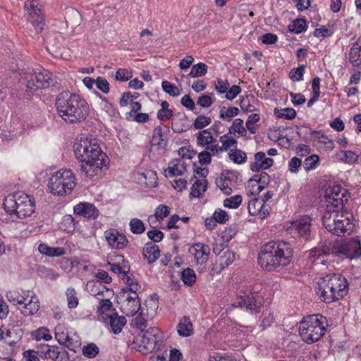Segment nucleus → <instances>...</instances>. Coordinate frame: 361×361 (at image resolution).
I'll list each match as a JSON object with an SVG mask.
<instances>
[{"mask_svg":"<svg viewBox=\"0 0 361 361\" xmlns=\"http://www.w3.org/2000/svg\"><path fill=\"white\" fill-rule=\"evenodd\" d=\"M314 133L313 135V140L317 141L319 143H322L324 145V147L327 149H333L334 147V142L329 139L327 136H326L324 133H322L321 132H312Z\"/></svg>","mask_w":361,"mask_h":361,"instance_id":"obj_49","label":"nucleus"},{"mask_svg":"<svg viewBox=\"0 0 361 361\" xmlns=\"http://www.w3.org/2000/svg\"><path fill=\"white\" fill-rule=\"evenodd\" d=\"M161 107L157 112V118L162 121L169 120L173 115V110L169 109V104L164 101L161 103Z\"/></svg>","mask_w":361,"mask_h":361,"instance_id":"obj_45","label":"nucleus"},{"mask_svg":"<svg viewBox=\"0 0 361 361\" xmlns=\"http://www.w3.org/2000/svg\"><path fill=\"white\" fill-rule=\"evenodd\" d=\"M130 231L134 234H142L145 231V227L142 221L139 219H132L129 223Z\"/></svg>","mask_w":361,"mask_h":361,"instance_id":"obj_53","label":"nucleus"},{"mask_svg":"<svg viewBox=\"0 0 361 361\" xmlns=\"http://www.w3.org/2000/svg\"><path fill=\"white\" fill-rule=\"evenodd\" d=\"M274 114L278 118H282L288 120L293 119L296 116V111L292 108H285L282 109L275 108Z\"/></svg>","mask_w":361,"mask_h":361,"instance_id":"obj_51","label":"nucleus"},{"mask_svg":"<svg viewBox=\"0 0 361 361\" xmlns=\"http://www.w3.org/2000/svg\"><path fill=\"white\" fill-rule=\"evenodd\" d=\"M126 290L121 295L124 298V301L121 305V310L126 316H134L141 308L140 300L137 295H126Z\"/></svg>","mask_w":361,"mask_h":361,"instance_id":"obj_17","label":"nucleus"},{"mask_svg":"<svg viewBox=\"0 0 361 361\" xmlns=\"http://www.w3.org/2000/svg\"><path fill=\"white\" fill-rule=\"evenodd\" d=\"M325 197L333 208L343 206L348 200V195L345 189L340 185H334L326 190Z\"/></svg>","mask_w":361,"mask_h":361,"instance_id":"obj_14","label":"nucleus"},{"mask_svg":"<svg viewBox=\"0 0 361 361\" xmlns=\"http://www.w3.org/2000/svg\"><path fill=\"white\" fill-rule=\"evenodd\" d=\"M76 185V178L71 170H59L49 178V189L54 195L65 196L72 192Z\"/></svg>","mask_w":361,"mask_h":361,"instance_id":"obj_5","label":"nucleus"},{"mask_svg":"<svg viewBox=\"0 0 361 361\" xmlns=\"http://www.w3.org/2000/svg\"><path fill=\"white\" fill-rule=\"evenodd\" d=\"M187 169V164L182 159H173L169 162L168 168L164 171L166 177H173L176 176H182L185 173Z\"/></svg>","mask_w":361,"mask_h":361,"instance_id":"obj_20","label":"nucleus"},{"mask_svg":"<svg viewBox=\"0 0 361 361\" xmlns=\"http://www.w3.org/2000/svg\"><path fill=\"white\" fill-rule=\"evenodd\" d=\"M196 136L197 145L204 147L207 150L210 151L209 147L216 144V140L209 130H201L197 133Z\"/></svg>","mask_w":361,"mask_h":361,"instance_id":"obj_24","label":"nucleus"},{"mask_svg":"<svg viewBox=\"0 0 361 361\" xmlns=\"http://www.w3.org/2000/svg\"><path fill=\"white\" fill-rule=\"evenodd\" d=\"M326 326V321L324 322L318 317H302L299 327L300 335L305 343H315L324 334Z\"/></svg>","mask_w":361,"mask_h":361,"instance_id":"obj_7","label":"nucleus"},{"mask_svg":"<svg viewBox=\"0 0 361 361\" xmlns=\"http://www.w3.org/2000/svg\"><path fill=\"white\" fill-rule=\"evenodd\" d=\"M105 238L109 245L114 249H123L128 243L126 236L117 231L109 229L104 233Z\"/></svg>","mask_w":361,"mask_h":361,"instance_id":"obj_18","label":"nucleus"},{"mask_svg":"<svg viewBox=\"0 0 361 361\" xmlns=\"http://www.w3.org/2000/svg\"><path fill=\"white\" fill-rule=\"evenodd\" d=\"M104 324L109 326L110 331L115 334L121 331L127 321L126 317H102Z\"/></svg>","mask_w":361,"mask_h":361,"instance_id":"obj_28","label":"nucleus"},{"mask_svg":"<svg viewBox=\"0 0 361 361\" xmlns=\"http://www.w3.org/2000/svg\"><path fill=\"white\" fill-rule=\"evenodd\" d=\"M271 166V159L267 158L265 153L262 152H257L255 154V162L250 165V169L257 172L262 169H267Z\"/></svg>","mask_w":361,"mask_h":361,"instance_id":"obj_23","label":"nucleus"},{"mask_svg":"<svg viewBox=\"0 0 361 361\" xmlns=\"http://www.w3.org/2000/svg\"><path fill=\"white\" fill-rule=\"evenodd\" d=\"M25 17L33 27L37 34L41 32L44 26V16L37 0H27L24 4Z\"/></svg>","mask_w":361,"mask_h":361,"instance_id":"obj_8","label":"nucleus"},{"mask_svg":"<svg viewBox=\"0 0 361 361\" xmlns=\"http://www.w3.org/2000/svg\"><path fill=\"white\" fill-rule=\"evenodd\" d=\"M216 185L225 195H230L232 192L231 182L229 179L220 178L216 180Z\"/></svg>","mask_w":361,"mask_h":361,"instance_id":"obj_61","label":"nucleus"},{"mask_svg":"<svg viewBox=\"0 0 361 361\" xmlns=\"http://www.w3.org/2000/svg\"><path fill=\"white\" fill-rule=\"evenodd\" d=\"M138 175L142 177L138 179L146 185L153 186L156 183L157 174L154 171H147L146 173H140Z\"/></svg>","mask_w":361,"mask_h":361,"instance_id":"obj_54","label":"nucleus"},{"mask_svg":"<svg viewBox=\"0 0 361 361\" xmlns=\"http://www.w3.org/2000/svg\"><path fill=\"white\" fill-rule=\"evenodd\" d=\"M99 352V348L94 343H89L82 348V354L89 358L95 357Z\"/></svg>","mask_w":361,"mask_h":361,"instance_id":"obj_60","label":"nucleus"},{"mask_svg":"<svg viewBox=\"0 0 361 361\" xmlns=\"http://www.w3.org/2000/svg\"><path fill=\"white\" fill-rule=\"evenodd\" d=\"M126 285V289H125L127 293V290L128 291L132 292L133 295H137V293L140 290L141 286L138 283L137 281L133 277H130L126 274L125 277L122 278ZM124 291V289H123Z\"/></svg>","mask_w":361,"mask_h":361,"instance_id":"obj_42","label":"nucleus"},{"mask_svg":"<svg viewBox=\"0 0 361 361\" xmlns=\"http://www.w3.org/2000/svg\"><path fill=\"white\" fill-rule=\"evenodd\" d=\"M312 221V219L310 216H302L292 221L289 229L291 233H295L298 237L307 240L310 238Z\"/></svg>","mask_w":361,"mask_h":361,"instance_id":"obj_13","label":"nucleus"},{"mask_svg":"<svg viewBox=\"0 0 361 361\" xmlns=\"http://www.w3.org/2000/svg\"><path fill=\"white\" fill-rule=\"evenodd\" d=\"M38 250L41 254L49 257H59L65 254L63 247H52L44 243L39 245Z\"/></svg>","mask_w":361,"mask_h":361,"instance_id":"obj_38","label":"nucleus"},{"mask_svg":"<svg viewBox=\"0 0 361 361\" xmlns=\"http://www.w3.org/2000/svg\"><path fill=\"white\" fill-rule=\"evenodd\" d=\"M68 307L71 309L75 308L79 304V299L76 290L73 287H68L65 293Z\"/></svg>","mask_w":361,"mask_h":361,"instance_id":"obj_44","label":"nucleus"},{"mask_svg":"<svg viewBox=\"0 0 361 361\" xmlns=\"http://www.w3.org/2000/svg\"><path fill=\"white\" fill-rule=\"evenodd\" d=\"M348 292V281L341 274H327L317 282V294L326 303L342 299Z\"/></svg>","mask_w":361,"mask_h":361,"instance_id":"obj_3","label":"nucleus"},{"mask_svg":"<svg viewBox=\"0 0 361 361\" xmlns=\"http://www.w3.org/2000/svg\"><path fill=\"white\" fill-rule=\"evenodd\" d=\"M349 61L353 66H358L361 64V47L356 44L350 49Z\"/></svg>","mask_w":361,"mask_h":361,"instance_id":"obj_48","label":"nucleus"},{"mask_svg":"<svg viewBox=\"0 0 361 361\" xmlns=\"http://www.w3.org/2000/svg\"><path fill=\"white\" fill-rule=\"evenodd\" d=\"M47 350V359H51L54 361H69L68 352L59 346L50 345Z\"/></svg>","mask_w":361,"mask_h":361,"instance_id":"obj_29","label":"nucleus"},{"mask_svg":"<svg viewBox=\"0 0 361 361\" xmlns=\"http://www.w3.org/2000/svg\"><path fill=\"white\" fill-rule=\"evenodd\" d=\"M228 157L231 161L238 164H242L247 160L246 153L237 148L231 149Z\"/></svg>","mask_w":361,"mask_h":361,"instance_id":"obj_46","label":"nucleus"},{"mask_svg":"<svg viewBox=\"0 0 361 361\" xmlns=\"http://www.w3.org/2000/svg\"><path fill=\"white\" fill-rule=\"evenodd\" d=\"M74 154L86 178L100 176L107 168L109 158L95 140L81 138L74 145Z\"/></svg>","mask_w":361,"mask_h":361,"instance_id":"obj_1","label":"nucleus"},{"mask_svg":"<svg viewBox=\"0 0 361 361\" xmlns=\"http://www.w3.org/2000/svg\"><path fill=\"white\" fill-rule=\"evenodd\" d=\"M6 212L15 214L19 219L30 216L35 212V200L23 192H17L7 195L4 200Z\"/></svg>","mask_w":361,"mask_h":361,"instance_id":"obj_4","label":"nucleus"},{"mask_svg":"<svg viewBox=\"0 0 361 361\" xmlns=\"http://www.w3.org/2000/svg\"><path fill=\"white\" fill-rule=\"evenodd\" d=\"M219 141L221 142V146H219L216 143L215 145L211 146L210 151L215 154L219 152L227 151L231 147H236L237 141L234 138L228 137V135H224L220 137Z\"/></svg>","mask_w":361,"mask_h":361,"instance_id":"obj_25","label":"nucleus"},{"mask_svg":"<svg viewBox=\"0 0 361 361\" xmlns=\"http://www.w3.org/2000/svg\"><path fill=\"white\" fill-rule=\"evenodd\" d=\"M23 305L22 313L25 316H32L37 314L39 310V302L34 294L32 295H30L25 304Z\"/></svg>","mask_w":361,"mask_h":361,"instance_id":"obj_30","label":"nucleus"},{"mask_svg":"<svg viewBox=\"0 0 361 361\" xmlns=\"http://www.w3.org/2000/svg\"><path fill=\"white\" fill-rule=\"evenodd\" d=\"M331 243V239L325 240L324 242L321 243L320 245L311 250L310 252L309 257L313 260L316 259H319L320 257L323 255H332L333 253L330 252H327V248L329 247V243Z\"/></svg>","mask_w":361,"mask_h":361,"instance_id":"obj_36","label":"nucleus"},{"mask_svg":"<svg viewBox=\"0 0 361 361\" xmlns=\"http://www.w3.org/2000/svg\"><path fill=\"white\" fill-rule=\"evenodd\" d=\"M24 80L27 89L31 92L46 89L53 83L51 73L44 68L34 73H25Z\"/></svg>","mask_w":361,"mask_h":361,"instance_id":"obj_9","label":"nucleus"},{"mask_svg":"<svg viewBox=\"0 0 361 361\" xmlns=\"http://www.w3.org/2000/svg\"><path fill=\"white\" fill-rule=\"evenodd\" d=\"M211 122L212 119L209 117L200 115L195 118L193 123V126L195 129H202L209 126Z\"/></svg>","mask_w":361,"mask_h":361,"instance_id":"obj_63","label":"nucleus"},{"mask_svg":"<svg viewBox=\"0 0 361 361\" xmlns=\"http://www.w3.org/2000/svg\"><path fill=\"white\" fill-rule=\"evenodd\" d=\"M355 227L352 221V214L345 212L343 218L340 219V223L336 226V231H333V234L336 235H350Z\"/></svg>","mask_w":361,"mask_h":361,"instance_id":"obj_19","label":"nucleus"},{"mask_svg":"<svg viewBox=\"0 0 361 361\" xmlns=\"http://www.w3.org/2000/svg\"><path fill=\"white\" fill-rule=\"evenodd\" d=\"M215 102V97L213 93L202 94L197 100V105L202 107H209Z\"/></svg>","mask_w":361,"mask_h":361,"instance_id":"obj_59","label":"nucleus"},{"mask_svg":"<svg viewBox=\"0 0 361 361\" xmlns=\"http://www.w3.org/2000/svg\"><path fill=\"white\" fill-rule=\"evenodd\" d=\"M207 181L205 179L197 180L191 187L190 195L193 197H200L206 191Z\"/></svg>","mask_w":361,"mask_h":361,"instance_id":"obj_40","label":"nucleus"},{"mask_svg":"<svg viewBox=\"0 0 361 361\" xmlns=\"http://www.w3.org/2000/svg\"><path fill=\"white\" fill-rule=\"evenodd\" d=\"M239 113V109L235 106L225 107L223 106L220 109L219 117L226 121H231L232 118L237 116Z\"/></svg>","mask_w":361,"mask_h":361,"instance_id":"obj_47","label":"nucleus"},{"mask_svg":"<svg viewBox=\"0 0 361 361\" xmlns=\"http://www.w3.org/2000/svg\"><path fill=\"white\" fill-rule=\"evenodd\" d=\"M169 213L170 208L168 206L160 204L155 209L154 216L158 221H160L166 217Z\"/></svg>","mask_w":361,"mask_h":361,"instance_id":"obj_64","label":"nucleus"},{"mask_svg":"<svg viewBox=\"0 0 361 361\" xmlns=\"http://www.w3.org/2000/svg\"><path fill=\"white\" fill-rule=\"evenodd\" d=\"M86 288L92 295L97 296V298H103L104 292L106 293L109 292H112L109 289L106 288L104 285H102L101 281H89L87 283Z\"/></svg>","mask_w":361,"mask_h":361,"instance_id":"obj_34","label":"nucleus"},{"mask_svg":"<svg viewBox=\"0 0 361 361\" xmlns=\"http://www.w3.org/2000/svg\"><path fill=\"white\" fill-rule=\"evenodd\" d=\"M235 259V254L229 250H226L219 257L216 262L219 263L220 270H223L231 265Z\"/></svg>","mask_w":361,"mask_h":361,"instance_id":"obj_39","label":"nucleus"},{"mask_svg":"<svg viewBox=\"0 0 361 361\" xmlns=\"http://www.w3.org/2000/svg\"><path fill=\"white\" fill-rule=\"evenodd\" d=\"M319 161V157L317 154L311 155L307 157L303 163V166L305 171L314 169Z\"/></svg>","mask_w":361,"mask_h":361,"instance_id":"obj_62","label":"nucleus"},{"mask_svg":"<svg viewBox=\"0 0 361 361\" xmlns=\"http://www.w3.org/2000/svg\"><path fill=\"white\" fill-rule=\"evenodd\" d=\"M270 182V176L268 173L262 172L257 180L252 183V190L250 191L252 194H258L262 190L264 189L266 185H268Z\"/></svg>","mask_w":361,"mask_h":361,"instance_id":"obj_37","label":"nucleus"},{"mask_svg":"<svg viewBox=\"0 0 361 361\" xmlns=\"http://www.w3.org/2000/svg\"><path fill=\"white\" fill-rule=\"evenodd\" d=\"M238 301L235 302L233 306L240 308H245L250 310V314H257L259 312L260 301L253 295L251 291H245L243 295H240Z\"/></svg>","mask_w":361,"mask_h":361,"instance_id":"obj_16","label":"nucleus"},{"mask_svg":"<svg viewBox=\"0 0 361 361\" xmlns=\"http://www.w3.org/2000/svg\"><path fill=\"white\" fill-rule=\"evenodd\" d=\"M194 249L195 250L194 256L196 263L201 265L205 264L210 253L209 246L202 243H196Z\"/></svg>","mask_w":361,"mask_h":361,"instance_id":"obj_26","label":"nucleus"},{"mask_svg":"<svg viewBox=\"0 0 361 361\" xmlns=\"http://www.w3.org/2000/svg\"><path fill=\"white\" fill-rule=\"evenodd\" d=\"M230 134L238 133V136L245 137L247 135V130L243 126V120L241 118H235L229 128Z\"/></svg>","mask_w":361,"mask_h":361,"instance_id":"obj_43","label":"nucleus"},{"mask_svg":"<svg viewBox=\"0 0 361 361\" xmlns=\"http://www.w3.org/2000/svg\"><path fill=\"white\" fill-rule=\"evenodd\" d=\"M271 199L270 191H267L262 200L253 198L248 202L247 210L250 215H259L261 219H264L269 215V206L267 202Z\"/></svg>","mask_w":361,"mask_h":361,"instance_id":"obj_12","label":"nucleus"},{"mask_svg":"<svg viewBox=\"0 0 361 361\" xmlns=\"http://www.w3.org/2000/svg\"><path fill=\"white\" fill-rule=\"evenodd\" d=\"M142 255L149 264L154 262L160 255L158 245L153 243H147L143 247Z\"/></svg>","mask_w":361,"mask_h":361,"instance_id":"obj_27","label":"nucleus"},{"mask_svg":"<svg viewBox=\"0 0 361 361\" xmlns=\"http://www.w3.org/2000/svg\"><path fill=\"white\" fill-rule=\"evenodd\" d=\"M75 214L85 217L95 219L99 214L97 208L92 204L81 202L74 207Z\"/></svg>","mask_w":361,"mask_h":361,"instance_id":"obj_21","label":"nucleus"},{"mask_svg":"<svg viewBox=\"0 0 361 361\" xmlns=\"http://www.w3.org/2000/svg\"><path fill=\"white\" fill-rule=\"evenodd\" d=\"M327 246V252L333 253L334 257L353 259L361 255V244L356 239L343 240L334 238Z\"/></svg>","mask_w":361,"mask_h":361,"instance_id":"obj_6","label":"nucleus"},{"mask_svg":"<svg viewBox=\"0 0 361 361\" xmlns=\"http://www.w3.org/2000/svg\"><path fill=\"white\" fill-rule=\"evenodd\" d=\"M306 21L303 19L298 18L292 22L289 25L290 32L299 34L305 30Z\"/></svg>","mask_w":361,"mask_h":361,"instance_id":"obj_55","label":"nucleus"},{"mask_svg":"<svg viewBox=\"0 0 361 361\" xmlns=\"http://www.w3.org/2000/svg\"><path fill=\"white\" fill-rule=\"evenodd\" d=\"M242 200L241 195H235L231 196L224 200V206L230 209H236L241 204Z\"/></svg>","mask_w":361,"mask_h":361,"instance_id":"obj_57","label":"nucleus"},{"mask_svg":"<svg viewBox=\"0 0 361 361\" xmlns=\"http://www.w3.org/2000/svg\"><path fill=\"white\" fill-rule=\"evenodd\" d=\"M177 331L178 335L182 337H188L193 334V325L190 317H183L180 320L177 326Z\"/></svg>","mask_w":361,"mask_h":361,"instance_id":"obj_31","label":"nucleus"},{"mask_svg":"<svg viewBox=\"0 0 361 361\" xmlns=\"http://www.w3.org/2000/svg\"><path fill=\"white\" fill-rule=\"evenodd\" d=\"M30 293L33 294V293H30V291H27L26 294L25 293L21 294L16 290H11L7 292L6 298L10 302L15 305H23L25 304V302L30 297Z\"/></svg>","mask_w":361,"mask_h":361,"instance_id":"obj_33","label":"nucleus"},{"mask_svg":"<svg viewBox=\"0 0 361 361\" xmlns=\"http://www.w3.org/2000/svg\"><path fill=\"white\" fill-rule=\"evenodd\" d=\"M55 338L62 345H67L69 341L68 329L63 324H58L55 327Z\"/></svg>","mask_w":361,"mask_h":361,"instance_id":"obj_41","label":"nucleus"},{"mask_svg":"<svg viewBox=\"0 0 361 361\" xmlns=\"http://www.w3.org/2000/svg\"><path fill=\"white\" fill-rule=\"evenodd\" d=\"M160 338L161 332L159 329L156 327H149L140 338H136L134 343L139 352L142 354H147L155 349L157 339Z\"/></svg>","mask_w":361,"mask_h":361,"instance_id":"obj_10","label":"nucleus"},{"mask_svg":"<svg viewBox=\"0 0 361 361\" xmlns=\"http://www.w3.org/2000/svg\"><path fill=\"white\" fill-rule=\"evenodd\" d=\"M98 300H99V304L97 307V312L101 316H118L117 312H115V309L113 307L112 302L109 299L98 298Z\"/></svg>","mask_w":361,"mask_h":361,"instance_id":"obj_32","label":"nucleus"},{"mask_svg":"<svg viewBox=\"0 0 361 361\" xmlns=\"http://www.w3.org/2000/svg\"><path fill=\"white\" fill-rule=\"evenodd\" d=\"M55 104L59 116L66 123H80L89 114L86 101L78 94L68 92L59 94Z\"/></svg>","mask_w":361,"mask_h":361,"instance_id":"obj_2","label":"nucleus"},{"mask_svg":"<svg viewBox=\"0 0 361 361\" xmlns=\"http://www.w3.org/2000/svg\"><path fill=\"white\" fill-rule=\"evenodd\" d=\"M181 279L187 286H192L196 281V274L190 268L185 269L181 273Z\"/></svg>","mask_w":361,"mask_h":361,"instance_id":"obj_52","label":"nucleus"},{"mask_svg":"<svg viewBox=\"0 0 361 361\" xmlns=\"http://www.w3.org/2000/svg\"><path fill=\"white\" fill-rule=\"evenodd\" d=\"M272 249H274V255L272 256V268L283 267L290 262L293 250L288 243L283 241L275 243L272 245Z\"/></svg>","mask_w":361,"mask_h":361,"instance_id":"obj_11","label":"nucleus"},{"mask_svg":"<svg viewBox=\"0 0 361 361\" xmlns=\"http://www.w3.org/2000/svg\"><path fill=\"white\" fill-rule=\"evenodd\" d=\"M344 211L333 208L332 206H327L326 211L322 216V223L326 229L330 232L336 231V226L343 218Z\"/></svg>","mask_w":361,"mask_h":361,"instance_id":"obj_15","label":"nucleus"},{"mask_svg":"<svg viewBox=\"0 0 361 361\" xmlns=\"http://www.w3.org/2000/svg\"><path fill=\"white\" fill-rule=\"evenodd\" d=\"M163 90L172 97H177L180 94V90L174 84L164 80L161 83Z\"/></svg>","mask_w":361,"mask_h":361,"instance_id":"obj_58","label":"nucleus"},{"mask_svg":"<svg viewBox=\"0 0 361 361\" xmlns=\"http://www.w3.org/2000/svg\"><path fill=\"white\" fill-rule=\"evenodd\" d=\"M271 259V245L270 243H265L261 247L258 254V264L261 268L265 271H270L271 267L269 261Z\"/></svg>","mask_w":361,"mask_h":361,"instance_id":"obj_22","label":"nucleus"},{"mask_svg":"<svg viewBox=\"0 0 361 361\" xmlns=\"http://www.w3.org/2000/svg\"><path fill=\"white\" fill-rule=\"evenodd\" d=\"M207 66L204 63H198L194 65L190 73L188 75V77L190 78H199L204 76L207 73Z\"/></svg>","mask_w":361,"mask_h":361,"instance_id":"obj_50","label":"nucleus"},{"mask_svg":"<svg viewBox=\"0 0 361 361\" xmlns=\"http://www.w3.org/2000/svg\"><path fill=\"white\" fill-rule=\"evenodd\" d=\"M130 325L135 331L142 333H145L149 327H154L151 319H148L145 317H133Z\"/></svg>","mask_w":361,"mask_h":361,"instance_id":"obj_35","label":"nucleus"},{"mask_svg":"<svg viewBox=\"0 0 361 361\" xmlns=\"http://www.w3.org/2000/svg\"><path fill=\"white\" fill-rule=\"evenodd\" d=\"M166 127L157 126L154 128L152 135V142L154 144L164 146L166 145V141L163 138V130Z\"/></svg>","mask_w":361,"mask_h":361,"instance_id":"obj_56","label":"nucleus"}]
</instances>
